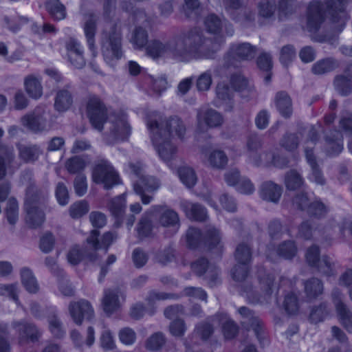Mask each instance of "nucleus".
I'll return each mask as SVG.
<instances>
[{"instance_id":"nucleus-1","label":"nucleus","mask_w":352,"mask_h":352,"mask_svg":"<svg viewBox=\"0 0 352 352\" xmlns=\"http://www.w3.org/2000/svg\"><path fill=\"white\" fill-rule=\"evenodd\" d=\"M234 257L237 261L231 271L232 278L241 283V294L246 298L252 304H263L269 302L272 294L276 289L274 276L259 272L258 286L252 285L249 281V263L252 258V250L245 243H239L235 250Z\"/></svg>"},{"instance_id":"nucleus-2","label":"nucleus","mask_w":352,"mask_h":352,"mask_svg":"<svg viewBox=\"0 0 352 352\" xmlns=\"http://www.w3.org/2000/svg\"><path fill=\"white\" fill-rule=\"evenodd\" d=\"M224 42L225 38L221 35L217 36L213 41L206 38L202 31L195 28L182 31L168 41L169 57L182 62L214 58Z\"/></svg>"},{"instance_id":"nucleus-3","label":"nucleus","mask_w":352,"mask_h":352,"mask_svg":"<svg viewBox=\"0 0 352 352\" xmlns=\"http://www.w3.org/2000/svg\"><path fill=\"white\" fill-rule=\"evenodd\" d=\"M48 197L46 187H38L31 184L27 189L24 209L26 212L27 224L36 228L41 226L45 221V214L40 208L45 204Z\"/></svg>"},{"instance_id":"nucleus-4","label":"nucleus","mask_w":352,"mask_h":352,"mask_svg":"<svg viewBox=\"0 0 352 352\" xmlns=\"http://www.w3.org/2000/svg\"><path fill=\"white\" fill-rule=\"evenodd\" d=\"M101 50L108 64H111L114 59L118 60L122 56L121 28L118 23L106 22L102 34Z\"/></svg>"},{"instance_id":"nucleus-5","label":"nucleus","mask_w":352,"mask_h":352,"mask_svg":"<svg viewBox=\"0 0 352 352\" xmlns=\"http://www.w3.org/2000/svg\"><path fill=\"white\" fill-rule=\"evenodd\" d=\"M146 125L159 157L170 168H174V162L177 160V147L170 139L162 137V127L156 119L149 120Z\"/></svg>"},{"instance_id":"nucleus-6","label":"nucleus","mask_w":352,"mask_h":352,"mask_svg":"<svg viewBox=\"0 0 352 352\" xmlns=\"http://www.w3.org/2000/svg\"><path fill=\"white\" fill-rule=\"evenodd\" d=\"M129 168L134 177L133 185L135 192L140 197L143 204H150L153 199V196L149 194L153 193L159 188V181L153 176L145 175L143 165L140 162L129 164Z\"/></svg>"},{"instance_id":"nucleus-7","label":"nucleus","mask_w":352,"mask_h":352,"mask_svg":"<svg viewBox=\"0 0 352 352\" xmlns=\"http://www.w3.org/2000/svg\"><path fill=\"white\" fill-rule=\"evenodd\" d=\"M107 131L104 134L107 144H113L118 142L126 141L131 133V126L128 122L127 114L123 111L109 114L107 120Z\"/></svg>"},{"instance_id":"nucleus-8","label":"nucleus","mask_w":352,"mask_h":352,"mask_svg":"<svg viewBox=\"0 0 352 352\" xmlns=\"http://www.w3.org/2000/svg\"><path fill=\"white\" fill-rule=\"evenodd\" d=\"M186 242L189 248H195L204 243L210 250L221 251L223 248L220 231L214 227H209L204 236L195 228H189L186 232Z\"/></svg>"},{"instance_id":"nucleus-9","label":"nucleus","mask_w":352,"mask_h":352,"mask_svg":"<svg viewBox=\"0 0 352 352\" xmlns=\"http://www.w3.org/2000/svg\"><path fill=\"white\" fill-rule=\"evenodd\" d=\"M86 113L91 126L101 132L109 118L108 109L102 100L96 95H90L86 102Z\"/></svg>"},{"instance_id":"nucleus-10","label":"nucleus","mask_w":352,"mask_h":352,"mask_svg":"<svg viewBox=\"0 0 352 352\" xmlns=\"http://www.w3.org/2000/svg\"><path fill=\"white\" fill-rule=\"evenodd\" d=\"M132 17L136 26L132 32L130 42L135 49L142 50L149 43L146 28L150 27L151 19L142 9H135Z\"/></svg>"},{"instance_id":"nucleus-11","label":"nucleus","mask_w":352,"mask_h":352,"mask_svg":"<svg viewBox=\"0 0 352 352\" xmlns=\"http://www.w3.org/2000/svg\"><path fill=\"white\" fill-rule=\"evenodd\" d=\"M99 231L94 230L87 239V245L81 250L78 245L73 246L67 254V260L72 265H77L82 260L87 258L90 261H95L97 258L96 250H98Z\"/></svg>"},{"instance_id":"nucleus-12","label":"nucleus","mask_w":352,"mask_h":352,"mask_svg":"<svg viewBox=\"0 0 352 352\" xmlns=\"http://www.w3.org/2000/svg\"><path fill=\"white\" fill-rule=\"evenodd\" d=\"M305 258L307 264L322 275L331 277L336 274L333 260L328 256H320V250L316 245L307 249Z\"/></svg>"},{"instance_id":"nucleus-13","label":"nucleus","mask_w":352,"mask_h":352,"mask_svg":"<svg viewBox=\"0 0 352 352\" xmlns=\"http://www.w3.org/2000/svg\"><path fill=\"white\" fill-rule=\"evenodd\" d=\"M157 120L159 122L160 127H162V137L170 140V138L177 137L183 139L186 127L184 121L177 116H172L167 119H163L162 116L157 113H153L149 116L147 122L151 120Z\"/></svg>"},{"instance_id":"nucleus-14","label":"nucleus","mask_w":352,"mask_h":352,"mask_svg":"<svg viewBox=\"0 0 352 352\" xmlns=\"http://www.w3.org/2000/svg\"><path fill=\"white\" fill-rule=\"evenodd\" d=\"M93 179L97 184H101L109 190L120 184L118 174L111 163L107 160H100L93 171Z\"/></svg>"},{"instance_id":"nucleus-15","label":"nucleus","mask_w":352,"mask_h":352,"mask_svg":"<svg viewBox=\"0 0 352 352\" xmlns=\"http://www.w3.org/2000/svg\"><path fill=\"white\" fill-rule=\"evenodd\" d=\"M256 47L249 43H233L224 56V66H236L240 60H248L254 58L256 54Z\"/></svg>"},{"instance_id":"nucleus-16","label":"nucleus","mask_w":352,"mask_h":352,"mask_svg":"<svg viewBox=\"0 0 352 352\" xmlns=\"http://www.w3.org/2000/svg\"><path fill=\"white\" fill-rule=\"evenodd\" d=\"M318 140V130L315 126H311L308 134V140L306 142L305 146V152L307 162L311 166V173L309 177V179L317 184L324 185L325 183V179L320 170L314 157L312 146L315 145L316 142Z\"/></svg>"},{"instance_id":"nucleus-17","label":"nucleus","mask_w":352,"mask_h":352,"mask_svg":"<svg viewBox=\"0 0 352 352\" xmlns=\"http://www.w3.org/2000/svg\"><path fill=\"white\" fill-rule=\"evenodd\" d=\"M350 0H326L327 13L330 21L335 24L336 31L340 32L348 20L346 5Z\"/></svg>"},{"instance_id":"nucleus-18","label":"nucleus","mask_w":352,"mask_h":352,"mask_svg":"<svg viewBox=\"0 0 352 352\" xmlns=\"http://www.w3.org/2000/svg\"><path fill=\"white\" fill-rule=\"evenodd\" d=\"M48 113L43 107H37L34 110L21 118L22 124L29 130L37 133L50 126L47 122Z\"/></svg>"},{"instance_id":"nucleus-19","label":"nucleus","mask_w":352,"mask_h":352,"mask_svg":"<svg viewBox=\"0 0 352 352\" xmlns=\"http://www.w3.org/2000/svg\"><path fill=\"white\" fill-rule=\"evenodd\" d=\"M223 120V116L213 109H199L197 113V131L199 133L206 132L209 129L221 126Z\"/></svg>"},{"instance_id":"nucleus-20","label":"nucleus","mask_w":352,"mask_h":352,"mask_svg":"<svg viewBox=\"0 0 352 352\" xmlns=\"http://www.w3.org/2000/svg\"><path fill=\"white\" fill-rule=\"evenodd\" d=\"M11 327L18 333V340L21 345L29 341L36 342L42 336V331L34 324L25 320L13 321Z\"/></svg>"},{"instance_id":"nucleus-21","label":"nucleus","mask_w":352,"mask_h":352,"mask_svg":"<svg viewBox=\"0 0 352 352\" xmlns=\"http://www.w3.org/2000/svg\"><path fill=\"white\" fill-rule=\"evenodd\" d=\"M241 316V324L247 329H252L261 343L265 340L263 322L255 313L246 307L238 309Z\"/></svg>"},{"instance_id":"nucleus-22","label":"nucleus","mask_w":352,"mask_h":352,"mask_svg":"<svg viewBox=\"0 0 352 352\" xmlns=\"http://www.w3.org/2000/svg\"><path fill=\"white\" fill-rule=\"evenodd\" d=\"M68 309L73 321L77 325L82 324L84 319L91 320L94 314V309L89 302L84 299L71 302Z\"/></svg>"},{"instance_id":"nucleus-23","label":"nucleus","mask_w":352,"mask_h":352,"mask_svg":"<svg viewBox=\"0 0 352 352\" xmlns=\"http://www.w3.org/2000/svg\"><path fill=\"white\" fill-rule=\"evenodd\" d=\"M148 213L153 216H158V223L163 227H173L179 225V219L177 213L165 205H154Z\"/></svg>"},{"instance_id":"nucleus-24","label":"nucleus","mask_w":352,"mask_h":352,"mask_svg":"<svg viewBox=\"0 0 352 352\" xmlns=\"http://www.w3.org/2000/svg\"><path fill=\"white\" fill-rule=\"evenodd\" d=\"M324 21L323 6L318 1L309 3L307 10V28L310 32H316Z\"/></svg>"},{"instance_id":"nucleus-25","label":"nucleus","mask_w":352,"mask_h":352,"mask_svg":"<svg viewBox=\"0 0 352 352\" xmlns=\"http://www.w3.org/2000/svg\"><path fill=\"white\" fill-rule=\"evenodd\" d=\"M191 268L198 276L206 274V278L209 280L211 286L217 283L219 270L215 265H208V262L205 258H200L196 260L192 263Z\"/></svg>"},{"instance_id":"nucleus-26","label":"nucleus","mask_w":352,"mask_h":352,"mask_svg":"<svg viewBox=\"0 0 352 352\" xmlns=\"http://www.w3.org/2000/svg\"><path fill=\"white\" fill-rule=\"evenodd\" d=\"M228 157L225 152L219 149L206 151L203 152V162L214 169H223L228 164Z\"/></svg>"},{"instance_id":"nucleus-27","label":"nucleus","mask_w":352,"mask_h":352,"mask_svg":"<svg viewBox=\"0 0 352 352\" xmlns=\"http://www.w3.org/2000/svg\"><path fill=\"white\" fill-rule=\"evenodd\" d=\"M216 95L214 105L217 107H223L226 111H232L234 106L232 89L227 84L220 82L217 86Z\"/></svg>"},{"instance_id":"nucleus-28","label":"nucleus","mask_w":352,"mask_h":352,"mask_svg":"<svg viewBox=\"0 0 352 352\" xmlns=\"http://www.w3.org/2000/svg\"><path fill=\"white\" fill-rule=\"evenodd\" d=\"M282 192V187L272 181L263 182L258 189V193L262 199L274 204L279 201Z\"/></svg>"},{"instance_id":"nucleus-29","label":"nucleus","mask_w":352,"mask_h":352,"mask_svg":"<svg viewBox=\"0 0 352 352\" xmlns=\"http://www.w3.org/2000/svg\"><path fill=\"white\" fill-rule=\"evenodd\" d=\"M83 20L84 23L82 28L87 45L92 52L93 56H96L95 34L96 32V16L94 14L89 13L84 16Z\"/></svg>"},{"instance_id":"nucleus-30","label":"nucleus","mask_w":352,"mask_h":352,"mask_svg":"<svg viewBox=\"0 0 352 352\" xmlns=\"http://www.w3.org/2000/svg\"><path fill=\"white\" fill-rule=\"evenodd\" d=\"M120 298H123V294L119 289H108L104 290L102 298V306L105 313L111 314L120 306Z\"/></svg>"},{"instance_id":"nucleus-31","label":"nucleus","mask_w":352,"mask_h":352,"mask_svg":"<svg viewBox=\"0 0 352 352\" xmlns=\"http://www.w3.org/2000/svg\"><path fill=\"white\" fill-rule=\"evenodd\" d=\"M15 160L14 151L12 146L0 144V179L7 174V170L13 166Z\"/></svg>"},{"instance_id":"nucleus-32","label":"nucleus","mask_w":352,"mask_h":352,"mask_svg":"<svg viewBox=\"0 0 352 352\" xmlns=\"http://www.w3.org/2000/svg\"><path fill=\"white\" fill-rule=\"evenodd\" d=\"M304 292L308 301L317 299L323 294V282L316 277L308 278L303 281Z\"/></svg>"},{"instance_id":"nucleus-33","label":"nucleus","mask_w":352,"mask_h":352,"mask_svg":"<svg viewBox=\"0 0 352 352\" xmlns=\"http://www.w3.org/2000/svg\"><path fill=\"white\" fill-rule=\"evenodd\" d=\"M274 104L277 111L285 118L291 117L293 113L292 100L289 94L284 91L276 93Z\"/></svg>"},{"instance_id":"nucleus-34","label":"nucleus","mask_w":352,"mask_h":352,"mask_svg":"<svg viewBox=\"0 0 352 352\" xmlns=\"http://www.w3.org/2000/svg\"><path fill=\"white\" fill-rule=\"evenodd\" d=\"M342 138L341 133L338 131H334L331 135L326 136L324 150L327 155L333 157L342 152L343 149Z\"/></svg>"},{"instance_id":"nucleus-35","label":"nucleus","mask_w":352,"mask_h":352,"mask_svg":"<svg viewBox=\"0 0 352 352\" xmlns=\"http://www.w3.org/2000/svg\"><path fill=\"white\" fill-rule=\"evenodd\" d=\"M181 207L190 219L204 221L208 217L206 209L201 204L183 201L181 203Z\"/></svg>"},{"instance_id":"nucleus-36","label":"nucleus","mask_w":352,"mask_h":352,"mask_svg":"<svg viewBox=\"0 0 352 352\" xmlns=\"http://www.w3.org/2000/svg\"><path fill=\"white\" fill-rule=\"evenodd\" d=\"M168 43H162L158 39H153L149 41L145 47L146 54L153 59H158L161 57H169Z\"/></svg>"},{"instance_id":"nucleus-37","label":"nucleus","mask_w":352,"mask_h":352,"mask_svg":"<svg viewBox=\"0 0 352 352\" xmlns=\"http://www.w3.org/2000/svg\"><path fill=\"white\" fill-rule=\"evenodd\" d=\"M126 208V196L122 194L112 199L109 204L108 208L111 215L116 219V223L120 225L122 222L123 215Z\"/></svg>"},{"instance_id":"nucleus-38","label":"nucleus","mask_w":352,"mask_h":352,"mask_svg":"<svg viewBox=\"0 0 352 352\" xmlns=\"http://www.w3.org/2000/svg\"><path fill=\"white\" fill-rule=\"evenodd\" d=\"M49 329L52 334L57 338H63L66 333L63 324L57 315L56 309H52L47 316Z\"/></svg>"},{"instance_id":"nucleus-39","label":"nucleus","mask_w":352,"mask_h":352,"mask_svg":"<svg viewBox=\"0 0 352 352\" xmlns=\"http://www.w3.org/2000/svg\"><path fill=\"white\" fill-rule=\"evenodd\" d=\"M69 88H70V87L67 85L65 88L58 90L56 93L54 107L58 111L67 110L72 104V96Z\"/></svg>"},{"instance_id":"nucleus-40","label":"nucleus","mask_w":352,"mask_h":352,"mask_svg":"<svg viewBox=\"0 0 352 352\" xmlns=\"http://www.w3.org/2000/svg\"><path fill=\"white\" fill-rule=\"evenodd\" d=\"M339 67L338 61L333 58H327L316 62L311 68L316 75H323L331 72Z\"/></svg>"},{"instance_id":"nucleus-41","label":"nucleus","mask_w":352,"mask_h":352,"mask_svg":"<svg viewBox=\"0 0 352 352\" xmlns=\"http://www.w3.org/2000/svg\"><path fill=\"white\" fill-rule=\"evenodd\" d=\"M45 6L54 20L60 21L65 19L66 8L59 0H47Z\"/></svg>"},{"instance_id":"nucleus-42","label":"nucleus","mask_w":352,"mask_h":352,"mask_svg":"<svg viewBox=\"0 0 352 352\" xmlns=\"http://www.w3.org/2000/svg\"><path fill=\"white\" fill-rule=\"evenodd\" d=\"M19 157L25 162H33L36 161L41 153L36 145L17 144Z\"/></svg>"},{"instance_id":"nucleus-43","label":"nucleus","mask_w":352,"mask_h":352,"mask_svg":"<svg viewBox=\"0 0 352 352\" xmlns=\"http://www.w3.org/2000/svg\"><path fill=\"white\" fill-rule=\"evenodd\" d=\"M25 91L30 97L38 99L43 94V87L41 81L34 76H28L24 80Z\"/></svg>"},{"instance_id":"nucleus-44","label":"nucleus","mask_w":352,"mask_h":352,"mask_svg":"<svg viewBox=\"0 0 352 352\" xmlns=\"http://www.w3.org/2000/svg\"><path fill=\"white\" fill-rule=\"evenodd\" d=\"M4 216L10 226L14 227L16 224L19 220V208L16 199L11 197L8 200L4 210Z\"/></svg>"},{"instance_id":"nucleus-45","label":"nucleus","mask_w":352,"mask_h":352,"mask_svg":"<svg viewBox=\"0 0 352 352\" xmlns=\"http://www.w3.org/2000/svg\"><path fill=\"white\" fill-rule=\"evenodd\" d=\"M21 282L26 290L30 293H36L39 289V285L32 270L28 267H23L21 270Z\"/></svg>"},{"instance_id":"nucleus-46","label":"nucleus","mask_w":352,"mask_h":352,"mask_svg":"<svg viewBox=\"0 0 352 352\" xmlns=\"http://www.w3.org/2000/svg\"><path fill=\"white\" fill-rule=\"evenodd\" d=\"M258 15L265 19L274 18L276 11V4L274 0H261L257 6Z\"/></svg>"},{"instance_id":"nucleus-47","label":"nucleus","mask_w":352,"mask_h":352,"mask_svg":"<svg viewBox=\"0 0 352 352\" xmlns=\"http://www.w3.org/2000/svg\"><path fill=\"white\" fill-rule=\"evenodd\" d=\"M285 185L287 190H295L304 186V179L296 170H290L285 175Z\"/></svg>"},{"instance_id":"nucleus-48","label":"nucleus","mask_w":352,"mask_h":352,"mask_svg":"<svg viewBox=\"0 0 352 352\" xmlns=\"http://www.w3.org/2000/svg\"><path fill=\"white\" fill-rule=\"evenodd\" d=\"M274 159V153L271 151H263L261 153H253L249 155V162L256 166H269L272 165Z\"/></svg>"},{"instance_id":"nucleus-49","label":"nucleus","mask_w":352,"mask_h":352,"mask_svg":"<svg viewBox=\"0 0 352 352\" xmlns=\"http://www.w3.org/2000/svg\"><path fill=\"white\" fill-rule=\"evenodd\" d=\"M177 173L181 182L188 188L193 187L197 181L195 170L189 166H182Z\"/></svg>"},{"instance_id":"nucleus-50","label":"nucleus","mask_w":352,"mask_h":352,"mask_svg":"<svg viewBox=\"0 0 352 352\" xmlns=\"http://www.w3.org/2000/svg\"><path fill=\"white\" fill-rule=\"evenodd\" d=\"M153 217V214L148 213V210L140 219L137 226V232L139 237L145 238L151 234L153 226L151 217Z\"/></svg>"},{"instance_id":"nucleus-51","label":"nucleus","mask_w":352,"mask_h":352,"mask_svg":"<svg viewBox=\"0 0 352 352\" xmlns=\"http://www.w3.org/2000/svg\"><path fill=\"white\" fill-rule=\"evenodd\" d=\"M166 342V338L161 332H156L150 336L146 340L145 347L150 351H157L162 349Z\"/></svg>"},{"instance_id":"nucleus-52","label":"nucleus","mask_w":352,"mask_h":352,"mask_svg":"<svg viewBox=\"0 0 352 352\" xmlns=\"http://www.w3.org/2000/svg\"><path fill=\"white\" fill-rule=\"evenodd\" d=\"M297 247L294 241H285L280 243L276 250L278 256L285 258L292 259L297 253Z\"/></svg>"},{"instance_id":"nucleus-53","label":"nucleus","mask_w":352,"mask_h":352,"mask_svg":"<svg viewBox=\"0 0 352 352\" xmlns=\"http://www.w3.org/2000/svg\"><path fill=\"white\" fill-rule=\"evenodd\" d=\"M333 84L336 90L342 96H346L352 92L351 81L344 76H337Z\"/></svg>"},{"instance_id":"nucleus-54","label":"nucleus","mask_w":352,"mask_h":352,"mask_svg":"<svg viewBox=\"0 0 352 352\" xmlns=\"http://www.w3.org/2000/svg\"><path fill=\"white\" fill-rule=\"evenodd\" d=\"M341 324L349 331L352 332V310L346 305L336 309Z\"/></svg>"},{"instance_id":"nucleus-55","label":"nucleus","mask_w":352,"mask_h":352,"mask_svg":"<svg viewBox=\"0 0 352 352\" xmlns=\"http://www.w3.org/2000/svg\"><path fill=\"white\" fill-rule=\"evenodd\" d=\"M329 211L328 207L320 200H315L310 203L306 212L311 216L317 218L324 217Z\"/></svg>"},{"instance_id":"nucleus-56","label":"nucleus","mask_w":352,"mask_h":352,"mask_svg":"<svg viewBox=\"0 0 352 352\" xmlns=\"http://www.w3.org/2000/svg\"><path fill=\"white\" fill-rule=\"evenodd\" d=\"M296 9V0H279L278 16L280 20L292 14Z\"/></svg>"},{"instance_id":"nucleus-57","label":"nucleus","mask_w":352,"mask_h":352,"mask_svg":"<svg viewBox=\"0 0 352 352\" xmlns=\"http://www.w3.org/2000/svg\"><path fill=\"white\" fill-rule=\"evenodd\" d=\"M205 26L210 33L217 34L223 27V22L221 19L214 14L208 15L204 21Z\"/></svg>"},{"instance_id":"nucleus-58","label":"nucleus","mask_w":352,"mask_h":352,"mask_svg":"<svg viewBox=\"0 0 352 352\" xmlns=\"http://www.w3.org/2000/svg\"><path fill=\"white\" fill-rule=\"evenodd\" d=\"M89 210V205L85 200L76 201L69 207V214L73 219H79Z\"/></svg>"},{"instance_id":"nucleus-59","label":"nucleus","mask_w":352,"mask_h":352,"mask_svg":"<svg viewBox=\"0 0 352 352\" xmlns=\"http://www.w3.org/2000/svg\"><path fill=\"white\" fill-rule=\"evenodd\" d=\"M262 145L263 138L261 136L256 133L250 134L248 137L246 142L248 156L252 155L253 153H257L258 151L262 147Z\"/></svg>"},{"instance_id":"nucleus-60","label":"nucleus","mask_w":352,"mask_h":352,"mask_svg":"<svg viewBox=\"0 0 352 352\" xmlns=\"http://www.w3.org/2000/svg\"><path fill=\"white\" fill-rule=\"evenodd\" d=\"M299 144V138L296 133H286L280 140V145L289 151H294Z\"/></svg>"},{"instance_id":"nucleus-61","label":"nucleus","mask_w":352,"mask_h":352,"mask_svg":"<svg viewBox=\"0 0 352 352\" xmlns=\"http://www.w3.org/2000/svg\"><path fill=\"white\" fill-rule=\"evenodd\" d=\"M223 323L222 331L226 339H232L236 336L238 332V327L234 321L228 319L227 315H222Z\"/></svg>"},{"instance_id":"nucleus-62","label":"nucleus","mask_w":352,"mask_h":352,"mask_svg":"<svg viewBox=\"0 0 352 352\" xmlns=\"http://www.w3.org/2000/svg\"><path fill=\"white\" fill-rule=\"evenodd\" d=\"M327 306L326 303H321L318 307H314L309 315V320L312 323L322 321L327 315Z\"/></svg>"},{"instance_id":"nucleus-63","label":"nucleus","mask_w":352,"mask_h":352,"mask_svg":"<svg viewBox=\"0 0 352 352\" xmlns=\"http://www.w3.org/2000/svg\"><path fill=\"white\" fill-rule=\"evenodd\" d=\"M86 166L85 162L80 157L75 156L66 162V168L70 173H76L82 170Z\"/></svg>"},{"instance_id":"nucleus-64","label":"nucleus","mask_w":352,"mask_h":352,"mask_svg":"<svg viewBox=\"0 0 352 352\" xmlns=\"http://www.w3.org/2000/svg\"><path fill=\"white\" fill-rule=\"evenodd\" d=\"M283 306L289 314H296L298 310V298L296 294L293 292L287 294L285 297Z\"/></svg>"}]
</instances>
